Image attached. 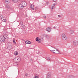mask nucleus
I'll return each mask as SVG.
<instances>
[{
  "mask_svg": "<svg viewBox=\"0 0 78 78\" xmlns=\"http://www.w3.org/2000/svg\"><path fill=\"white\" fill-rule=\"evenodd\" d=\"M50 51L54 53H56V54H59V50L57 49H56L54 47H52V48H51Z\"/></svg>",
  "mask_w": 78,
  "mask_h": 78,
  "instance_id": "obj_1",
  "label": "nucleus"
},
{
  "mask_svg": "<svg viewBox=\"0 0 78 78\" xmlns=\"http://www.w3.org/2000/svg\"><path fill=\"white\" fill-rule=\"evenodd\" d=\"M13 61L15 62H19L20 61V58L19 57H15L13 59Z\"/></svg>",
  "mask_w": 78,
  "mask_h": 78,
  "instance_id": "obj_2",
  "label": "nucleus"
},
{
  "mask_svg": "<svg viewBox=\"0 0 78 78\" xmlns=\"http://www.w3.org/2000/svg\"><path fill=\"white\" fill-rule=\"evenodd\" d=\"M62 39L63 41L67 40V36L64 34H62Z\"/></svg>",
  "mask_w": 78,
  "mask_h": 78,
  "instance_id": "obj_3",
  "label": "nucleus"
},
{
  "mask_svg": "<svg viewBox=\"0 0 78 78\" xmlns=\"http://www.w3.org/2000/svg\"><path fill=\"white\" fill-rule=\"evenodd\" d=\"M21 4L24 7L26 6L27 5V2H26L25 1H22L21 3Z\"/></svg>",
  "mask_w": 78,
  "mask_h": 78,
  "instance_id": "obj_4",
  "label": "nucleus"
},
{
  "mask_svg": "<svg viewBox=\"0 0 78 78\" xmlns=\"http://www.w3.org/2000/svg\"><path fill=\"white\" fill-rule=\"evenodd\" d=\"M51 78V72H49L48 73L47 75L46 78Z\"/></svg>",
  "mask_w": 78,
  "mask_h": 78,
  "instance_id": "obj_5",
  "label": "nucleus"
},
{
  "mask_svg": "<svg viewBox=\"0 0 78 78\" xmlns=\"http://www.w3.org/2000/svg\"><path fill=\"white\" fill-rule=\"evenodd\" d=\"M5 41V37L4 36L1 37H0V42H3Z\"/></svg>",
  "mask_w": 78,
  "mask_h": 78,
  "instance_id": "obj_6",
  "label": "nucleus"
},
{
  "mask_svg": "<svg viewBox=\"0 0 78 78\" xmlns=\"http://www.w3.org/2000/svg\"><path fill=\"white\" fill-rule=\"evenodd\" d=\"M73 45L74 46H76L78 45V42L76 41H75L73 42Z\"/></svg>",
  "mask_w": 78,
  "mask_h": 78,
  "instance_id": "obj_7",
  "label": "nucleus"
},
{
  "mask_svg": "<svg viewBox=\"0 0 78 78\" xmlns=\"http://www.w3.org/2000/svg\"><path fill=\"white\" fill-rule=\"evenodd\" d=\"M23 7H24L21 4V3L19 5V9H23Z\"/></svg>",
  "mask_w": 78,
  "mask_h": 78,
  "instance_id": "obj_8",
  "label": "nucleus"
},
{
  "mask_svg": "<svg viewBox=\"0 0 78 78\" xmlns=\"http://www.w3.org/2000/svg\"><path fill=\"white\" fill-rule=\"evenodd\" d=\"M30 8H31V9H32L33 10H34V6L33 5L31 4L30 5Z\"/></svg>",
  "mask_w": 78,
  "mask_h": 78,
  "instance_id": "obj_9",
  "label": "nucleus"
},
{
  "mask_svg": "<svg viewBox=\"0 0 78 78\" xmlns=\"http://www.w3.org/2000/svg\"><path fill=\"white\" fill-rule=\"evenodd\" d=\"M46 30L48 32H50V31H51V27H49L47 28L46 29Z\"/></svg>",
  "mask_w": 78,
  "mask_h": 78,
  "instance_id": "obj_10",
  "label": "nucleus"
},
{
  "mask_svg": "<svg viewBox=\"0 0 78 78\" xmlns=\"http://www.w3.org/2000/svg\"><path fill=\"white\" fill-rule=\"evenodd\" d=\"M36 41H38L39 43H41V40L40 39H39V38L38 37H37L36 38Z\"/></svg>",
  "mask_w": 78,
  "mask_h": 78,
  "instance_id": "obj_11",
  "label": "nucleus"
},
{
  "mask_svg": "<svg viewBox=\"0 0 78 78\" xmlns=\"http://www.w3.org/2000/svg\"><path fill=\"white\" fill-rule=\"evenodd\" d=\"M1 20H2L3 22H6V20L5 18H1Z\"/></svg>",
  "mask_w": 78,
  "mask_h": 78,
  "instance_id": "obj_12",
  "label": "nucleus"
},
{
  "mask_svg": "<svg viewBox=\"0 0 78 78\" xmlns=\"http://www.w3.org/2000/svg\"><path fill=\"white\" fill-rule=\"evenodd\" d=\"M69 33L71 34H72L74 33V30H71L69 31Z\"/></svg>",
  "mask_w": 78,
  "mask_h": 78,
  "instance_id": "obj_13",
  "label": "nucleus"
},
{
  "mask_svg": "<svg viewBox=\"0 0 78 78\" xmlns=\"http://www.w3.org/2000/svg\"><path fill=\"white\" fill-rule=\"evenodd\" d=\"M25 43L26 44H31V42L30 41H26Z\"/></svg>",
  "mask_w": 78,
  "mask_h": 78,
  "instance_id": "obj_14",
  "label": "nucleus"
},
{
  "mask_svg": "<svg viewBox=\"0 0 78 78\" xmlns=\"http://www.w3.org/2000/svg\"><path fill=\"white\" fill-rule=\"evenodd\" d=\"M8 49L9 50H11L12 48V47L11 46H9L7 47Z\"/></svg>",
  "mask_w": 78,
  "mask_h": 78,
  "instance_id": "obj_15",
  "label": "nucleus"
},
{
  "mask_svg": "<svg viewBox=\"0 0 78 78\" xmlns=\"http://www.w3.org/2000/svg\"><path fill=\"white\" fill-rule=\"evenodd\" d=\"M19 0H12V2L13 3H16L18 2V1Z\"/></svg>",
  "mask_w": 78,
  "mask_h": 78,
  "instance_id": "obj_16",
  "label": "nucleus"
},
{
  "mask_svg": "<svg viewBox=\"0 0 78 78\" xmlns=\"http://www.w3.org/2000/svg\"><path fill=\"white\" fill-rule=\"evenodd\" d=\"M5 2L6 3L8 4V3H9V0H6L5 1Z\"/></svg>",
  "mask_w": 78,
  "mask_h": 78,
  "instance_id": "obj_17",
  "label": "nucleus"
},
{
  "mask_svg": "<svg viewBox=\"0 0 78 78\" xmlns=\"http://www.w3.org/2000/svg\"><path fill=\"white\" fill-rule=\"evenodd\" d=\"M6 7L8 9H9V8H10V6H9L8 5H6Z\"/></svg>",
  "mask_w": 78,
  "mask_h": 78,
  "instance_id": "obj_18",
  "label": "nucleus"
},
{
  "mask_svg": "<svg viewBox=\"0 0 78 78\" xmlns=\"http://www.w3.org/2000/svg\"><path fill=\"white\" fill-rule=\"evenodd\" d=\"M46 59L47 60H50V58H49V57H47L46 58Z\"/></svg>",
  "mask_w": 78,
  "mask_h": 78,
  "instance_id": "obj_19",
  "label": "nucleus"
},
{
  "mask_svg": "<svg viewBox=\"0 0 78 78\" xmlns=\"http://www.w3.org/2000/svg\"><path fill=\"white\" fill-rule=\"evenodd\" d=\"M20 23L22 26H23V22H22V21H21L20 22Z\"/></svg>",
  "mask_w": 78,
  "mask_h": 78,
  "instance_id": "obj_20",
  "label": "nucleus"
},
{
  "mask_svg": "<svg viewBox=\"0 0 78 78\" xmlns=\"http://www.w3.org/2000/svg\"><path fill=\"white\" fill-rule=\"evenodd\" d=\"M55 8L54 6H52V7H51V11H53V8Z\"/></svg>",
  "mask_w": 78,
  "mask_h": 78,
  "instance_id": "obj_21",
  "label": "nucleus"
},
{
  "mask_svg": "<svg viewBox=\"0 0 78 78\" xmlns=\"http://www.w3.org/2000/svg\"><path fill=\"white\" fill-rule=\"evenodd\" d=\"M15 55H18V52H15Z\"/></svg>",
  "mask_w": 78,
  "mask_h": 78,
  "instance_id": "obj_22",
  "label": "nucleus"
},
{
  "mask_svg": "<svg viewBox=\"0 0 78 78\" xmlns=\"http://www.w3.org/2000/svg\"><path fill=\"white\" fill-rule=\"evenodd\" d=\"M28 73H26L25 74V76H28Z\"/></svg>",
  "mask_w": 78,
  "mask_h": 78,
  "instance_id": "obj_23",
  "label": "nucleus"
},
{
  "mask_svg": "<svg viewBox=\"0 0 78 78\" xmlns=\"http://www.w3.org/2000/svg\"><path fill=\"white\" fill-rule=\"evenodd\" d=\"M13 42L14 43H16V40L15 39H13Z\"/></svg>",
  "mask_w": 78,
  "mask_h": 78,
  "instance_id": "obj_24",
  "label": "nucleus"
},
{
  "mask_svg": "<svg viewBox=\"0 0 78 78\" xmlns=\"http://www.w3.org/2000/svg\"><path fill=\"white\" fill-rule=\"evenodd\" d=\"M56 5V3H54L53 5H52L53 6H55Z\"/></svg>",
  "mask_w": 78,
  "mask_h": 78,
  "instance_id": "obj_25",
  "label": "nucleus"
},
{
  "mask_svg": "<svg viewBox=\"0 0 78 78\" xmlns=\"http://www.w3.org/2000/svg\"><path fill=\"white\" fill-rule=\"evenodd\" d=\"M0 17L1 18V19H2V18H4L3 16H2V15Z\"/></svg>",
  "mask_w": 78,
  "mask_h": 78,
  "instance_id": "obj_26",
  "label": "nucleus"
},
{
  "mask_svg": "<svg viewBox=\"0 0 78 78\" xmlns=\"http://www.w3.org/2000/svg\"><path fill=\"white\" fill-rule=\"evenodd\" d=\"M43 17H44V19H46V16H43Z\"/></svg>",
  "mask_w": 78,
  "mask_h": 78,
  "instance_id": "obj_27",
  "label": "nucleus"
},
{
  "mask_svg": "<svg viewBox=\"0 0 78 78\" xmlns=\"http://www.w3.org/2000/svg\"><path fill=\"white\" fill-rule=\"evenodd\" d=\"M53 2H56V1H57V0H53Z\"/></svg>",
  "mask_w": 78,
  "mask_h": 78,
  "instance_id": "obj_28",
  "label": "nucleus"
},
{
  "mask_svg": "<svg viewBox=\"0 0 78 78\" xmlns=\"http://www.w3.org/2000/svg\"><path fill=\"white\" fill-rule=\"evenodd\" d=\"M58 17H61V16H60V15H58Z\"/></svg>",
  "mask_w": 78,
  "mask_h": 78,
  "instance_id": "obj_29",
  "label": "nucleus"
},
{
  "mask_svg": "<svg viewBox=\"0 0 78 78\" xmlns=\"http://www.w3.org/2000/svg\"><path fill=\"white\" fill-rule=\"evenodd\" d=\"M46 4H47V5H48V2H46Z\"/></svg>",
  "mask_w": 78,
  "mask_h": 78,
  "instance_id": "obj_30",
  "label": "nucleus"
},
{
  "mask_svg": "<svg viewBox=\"0 0 78 78\" xmlns=\"http://www.w3.org/2000/svg\"><path fill=\"white\" fill-rule=\"evenodd\" d=\"M54 28H56V27H54Z\"/></svg>",
  "mask_w": 78,
  "mask_h": 78,
  "instance_id": "obj_31",
  "label": "nucleus"
},
{
  "mask_svg": "<svg viewBox=\"0 0 78 78\" xmlns=\"http://www.w3.org/2000/svg\"><path fill=\"white\" fill-rule=\"evenodd\" d=\"M37 9V8H36V9Z\"/></svg>",
  "mask_w": 78,
  "mask_h": 78,
  "instance_id": "obj_32",
  "label": "nucleus"
}]
</instances>
